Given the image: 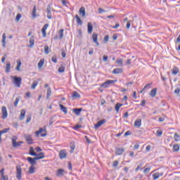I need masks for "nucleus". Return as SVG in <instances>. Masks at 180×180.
<instances>
[{
  "label": "nucleus",
  "mask_w": 180,
  "mask_h": 180,
  "mask_svg": "<svg viewBox=\"0 0 180 180\" xmlns=\"http://www.w3.org/2000/svg\"><path fill=\"white\" fill-rule=\"evenodd\" d=\"M36 137H39L41 136V137H46L47 136V130L46 129V127L44 128H39V131H37L35 132Z\"/></svg>",
  "instance_id": "obj_1"
},
{
  "label": "nucleus",
  "mask_w": 180,
  "mask_h": 180,
  "mask_svg": "<svg viewBox=\"0 0 180 180\" xmlns=\"http://www.w3.org/2000/svg\"><path fill=\"white\" fill-rule=\"evenodd\" d=\"M17 140H18V137L15 136H13L11 139L12 146L14 148L20 147L22 146V144H23V143H24L22 141L17 142Z\"/></svg>",
  "instance_id": "obj_2"
},
{
  "label": "nucleus",
  "mask_w": 180,
  "mask_h": 180,
  "mask_svg": "<svg viewBox=\"0 0 180 180\" xmlns=\"http://www.w3.org/2000/svg\"><path fill=\"white\" fill-rule=\"evenodd\" d=\"M11 78L13 79V84H15L18 88H20V85H22V77L11 76Z\"/></svg>",
  "instance_id": "obj_3"
},
{
  "label": "nucleus",
  "mask_w": 180,
  "mask_h": 180,
  "mask_svg": "<svg viewBox=\"0 0 180 180\" xmlns=\"http://www.w3.org/2000/svg\"><path fill=\"white\" fill-rule=\"evenodd\" d=\"M117 82V80H107L104 83H103L101 86V88H109L110 85L112 84H116Z\"/></svg>",
  "instance_id": "obj_4"
},
{
  "label": "nucleus",
  "mask_w": 180,
  "mask_h": 180,
  "mask_svg": "<svg viewBox=\"0 0 180 180\" xmlns=\"http://www.w3.org/2000/svg\"><path fill=\"white\" fill-rule=\"evenodd\" d=\"M16 178L18 180L22 179V167L20 166L16 167Z\"/></svg>",
  "instance_id": "obj_5"
},
{
  "label": "nucleus",
  "mask_w": 180,
  "mask_h": 180,
  "mask_svg": "<svg viewBox=\"0 0 180 180\" xmlns=\"http://www.w3.org/2000/svg\"><path fill=\"white\" fill-rule=\"evenodd\" d=\"M1 119L5 120L6 117H8V110L6 109V107H1Z\"/></svg>",
  "instance_id": "obj_6"
},
{
  "label": "nucleus",
  "mask_w": 180,
  "mask_h": 180,
  "mask_svg": "<svg viewBox=\"0 0 180 180\" xmlns=\"http://www.w3.org/2000/svg\"><path fill=\"white\" fill-rule=\"evenodd\" d=\"M49 28V24H45L42 29L41 30V32L42 33V36L44 38H46V37L47 36V32H46L47 30V29Z\"/></svg>",
  "instance_id": "obj_7"
},
{
  "label": "nucleus",
  "mask_w": 180,
  "mask_h": 180,
  "mask_svg": "<svg viewBox=\"0 0 180 180\" xmlns=\"http://www.w3.org/2000/svg\"><path fill=\"white\" fill-rule=\"evenodd\" d=\"M28 162L31 165V166H34L36 165L37 164V159H36V157L35 158H32V157H28L27 158Z\"/></svg>",
  "instance_id": "obj_8"
},
{
  "label": "nucleus",
  "mask_w": 180,
  "mask_h": 180,
  "mask_svg": "<svg viewBox=\"0 0 180 180\" xmlns=\"http://www.w3.org/2000/svg\"><path fill=\"white\" fill-rule=\"evenodd\" d=\"M91 38L93 43H95L96 46H99V42L98 41V34L96 32L93 33Z\"/></svg>",
  "instance_id": "obj_9"
},
{
  "label": "nucleus",
  "mask_w": 180,
  "mask_h": 180,
  "mask_svg": "<svg viewBox=\"0 0 180 180\" xmlns=\"http://www.w3.org/2000/svg\"><path fill=\"white\" fill-rule=\"evenodd\" d=\"M105 123H106V120H101L99 122H98L95 125H94V128L96 129H99V127H101V126H102L103 124H105Z\"/></svg>",
  "instance_id": "obj_10"
},
{
  "label": "nucleus",
  "mask_w": 180,
  "mask_h": 180,
  "mask_svg": "<svg viewBox=\"0 0 180 180\" xmlns=\"http://www.w3.org/2000/svg\"><path fill=\"white\" fill-rule=\"evenodd\" d=\"M32 16L33 18V19H36V18L40 16V15H39V13H37V7L36 6H34L32 11Z\"/></svg>",
  "instance_id": "obj_11"
},
{
  "label": "nucleus",
  "mask_w": 180,
  "mask_h": 180,
  "mask_svg": "<svg viewBox=\"0 0 180 180\" xmlns=\"http://www.w3.org/2000/svg\"><path fill=\"white\" fill-rule=\"evenodd\" d=\"M67 157V150H61L59 153V158L60 160H63V158H66Z\"/></svg>",
  "instance_id": "obj_12"
},
{
  "label": "nucleus",
  "mask_w": 180,
  "mask_h": 180,
  "mask_svg": "<svg viewBox=\"0 0 180 180\" xmlns=\"http://www.w3.org/2000/svg\"><path fill=\"white\" fill-rule=\"evenodd\" d=\"M25 116H26V110L25 109L21 110L19 115V120L20 121L23 120Z\"/></svg>",
  "instance_id": "obj_13"
},
{
  "label": "nucleus",
  "mask_w": 180,
  "mask_h": 180,
  "mask_svg": "<svg viewBox=\"0 0 180 180\" xmlns=\"http://www.w3.org/2000/svg\"><path fill=\"white\" fill-rule=\"evenodd\" d=\"M93 30H94V26L92 25V22H88L87 33H89V34H92Z\"/></svg>",
  "instance_id": "obj_14"
},
{
  "label": "nucleus",
  "mask_w": 180,
  "mask_h": 180,
  "mask_svg": "<svg viewBox=\"0 0 180 180\" xmlns=\"http://www.w3.org/2000/svg\"><path fill=\"white\" fill-rule=\"evenodd\" d=\"M0 174L1 175V179L3 180H9V177L6 175H5V169H1L0 170Z\"/></svg>",
  "instance_id": "obj_15"
},
{
  "label": "nucleus",
  "mask_w": 180,
  "mask_h": 180,
  "mask_svg": "<svg viewBox=\"0 0 180 180\" xmlns=\"http://www.w3.org/2000/svg\"><path fill=\"white\" fill-rule=\"evenodd\" d=\"M25 139L28 144H33V139H32V136L25 135Z\"/></svg>",
  "instance_id": "obj_16"
},
{
  "label": "nucleus",
  "mask_w": 180,
  "mask_h": 180,
  "mask_svg": "<svg viewBox=\"0 0 180 180\" xmlns=\"http://www.w3.org/2000/svg\"><path fill=\"white\" fill-rule=\"evenodd\" d=\"M123 69L120 68H115L112 70V74L117 75V74H122Z\"/></svg>",
  "instance_id": "obj_17"
},
{
  "label": "nucleus",
  "mask_w": 180,
  "mask_h": 180,
  "mask_svg": "<svg viewBox=\"0 0 180 180\" xmlns=\"http://www.w3.org/2000/svg\"><path fill=\"white\" fill-rule=\"evenodd\" d=\"M65 170L64 169H59L56 172V176H63Z\"/></svg>",
  "instance_id": "obj_18"
},
{
  "label": "nucleus",
  "mask_w": 180,
  "mask_h": 180,
  "mask_svg": "<svg viewBox=\"0 0 180 180\" xmlns=\"http://www.w3.org/2000/svg\"><path fill=\"white\" fill-rule=\"evenodd\" d=\"M124 153V149L123 148H116V155H122Z\"/></svg>",
  "instance_id": "obj_19"
},
{
  "label": "nucleus",
  "mask_w": 180,
  "mask_h": 180,
  "mask_svg": "<svg viewBox=\"0 0 180 180\" xmlns=\"http://www.w3.org/2000/svg\"><path fill=\"white\" fill-rule=\"evenodd\" d=\"M162 175H164L162 173H160V172H156L155 174H153V180H157L158 179V178H160V176H162Z\"/></svg>",
  "instance_id": "obj_20"
},
{
  "label": "nucleus",
  "mask_w": 180,
  "mask_h": 180,
  "mask_svg": "<svg viewBox=\"0 0 180 180\" xmlns=\"http://www.w3.org/2000/svg\"><path fill=\"white\" fill-rule=\"evenodd\" d=\"M79 13L82 16V18H85V15H86V13L85 12V7H81L79 10Z\"/></svg>",
  "instance_id": "obj_21"
},
{
  "label": "nucleus",
  "mask_w": 180,
  "mask_h": 180,
  "mask_svg": "<svg viewBox=\"0 0 180 180\" xmlns=\"http://www.w3.org/2000/svg\"><path fill=\"white\" fill-rule=\"evenodd\" d=\"M46 156L44 155V153H39V154H37V155H35V160H43V158H44Z\"/></svg>",
  "instance_id": "obj_22"
},
{
  "label": "nucleus",
  "mask_w": 180,
  "mask_h": 180,
  "mask_svg": "<svg viewBox=\"0 0 180 180\" xmlns=\"http://www.w3.org/2000/svg\"><path fill=\"white\" fill-rule=\"evenodd\" d=\"M1 44L3 47H5L6 46V33H4L2 34Z\"/></svg>",
  "instance_id": "obj_23"
},
{
  "label": "nucleus",
  "mask_w": 180,
  "mask_h": 180,
  "mask_svg": "<svg viewBox=\"0 0 180 180\" xmlns=\"http://www.w3.org/2000/svg\"><path fill=\"white\" fill-rule=\"evenodd\" d=\"M122 106H123V103H116L115 106V112H117V113H119V110H120V108H122Z\"/></svg>",
  "instance_id": "obj_24"
},
{
  "label": "nucleus",
  "mask_w": 180,
  "mask_h": 180,
  "mask_svg": "<svg viewBox=\"0 0 180 180\" xmlns=\"http://www.w3.org/2000/svg\"><path fill=\"white\" fill-rule=\"evenodd\" d=\"M73 113H75L77 116H79L81 115V112H82V108H75L72 110Z\"/></svg>",
  "instance_id": "obj_25"
},
{
  "label": "nucleus",
  "mask_w": 180,
  "mask_h": 180,
  "mask_svg": "<svg viewBox=\"0 0 180 180\" xmlns=\"http://www.w3.org/2000/svg\"><path fill=\"white\" fill-rule=\"evenodd\" d=\"M75 18L76 19L77 24L79 25V26H82V20H81L79 16L78 15H76Z\"/></svg>",
  "instance_id": "obj_26"
},
{
  "label": "nucleus",
  "mask_w": 180,
  "mask_h": 180,
  "mask_svg": "<svg viewBox=\"0 0 180 180\" xmlns=\"http://www.w3.org/2000/svg\"><path fill=\"white\" fill-rule=\"evenodd\" d=\"M155 95H157V88H154L150 92V96H151V98H155Z\"/></svg>",
  "instance_id": "obj_27"
},
{
  "label": "nucleus",
  "mask_w": 180,
  "mask_h": 180,
  "mask_svg": "<svg viewBox=\"0 0 180 180\" xmlns=\"http://www.w3.org/2000/svg\"><path fill=\"white\" fill-rule=\"evenodd\" d=\"M116 64L118 67H123V59L122 58H117L115 61Z\"/></svg>",
  "instance_id": "obj_28"
},
{
  "label": "nucleus",
  "mask_w": 180,
  "mask_h": 180,
  "mask_svg": "<svg viewBox=\"0 0 180 180\" xmlns=\"http://www.w3.org/2000/svg\"><path fill=\"white\" fill-rule=\"evenodd\" d=\"M135 127H141V119H137L134 122Z\"/></svg>",
  "instance_id": "obj_29"
},
{
  "label": "nucleus",
  "mask_w": 180,
  "mask_h": 180,
  "mask_svg": "<svg viewBox=\"0 0 180 180\" xmlns=\"http://www.w3.org/2000/svg\"><path fill=\"white\" fill-rule=\"evenodd\" d=\"M34 172H36V167L34 166H30L28 169L27 174H34Z\"/></svg>",
  "instance_id": "obj_30"
},
{
  "label": "nucleus",
  "mask_w": 180,
  "mask_h": 180,
  "mask_svg": "<svg viewBox=\"0 0 180 180\" xmlns=\"http://www.w3.org/2000/svg\"><path fill=\"white\" fill-rule=\"evenodd\" d=\"M178 72H179V69L178 68V67L174 66L173 68V69L172 70V74L173 75H176V74H178Z\"/></svg>",
  "instance_id": "obj_31"
},
{
  "label": "nucleus",
  "mask_w": 180,
  "mask_h": 180,
  "mask_svg": "<svg viewBox=\"0 0 180 180\" xmlns=\"http://www.w3.org/2000/svg\"><path fill=\"white\" fill-rule=\"evenodd\" d=\"M29 43H30V47H33V46H34V36L30 37Z\"/></svg>",
  "instance_id": "obj_32"
},
{
  "label": "nucleus",
  "mask_w": 180,
  "mask_h": 180,
  "mask_svg": "<svg viewBox=\"0 0 180 180\" xmlns=\"http://www.w3.org/2000/svg\"><path fill=\"white\" fill-rule=\"evenodd\" d=\"M59 106H60V110H62V112H63V113L67 115V113L68 112V110H67V108H65L62 104H59Z\"/></svg>",
  "instance_id": "obj_33"
},
{
  "label": "nucleus",
  "mask_w": 180,
  "mask_h": 180,
  "mask_svg": "<svg viewBox=\"0 0 180 180\" xmlns=\"http://www.w3.org/2000/svg\"><path fill=\"white\" fill-rule=\"evenodd\" d=\"M72 98H73V99H77V98H81V95H79L78 92L74 91L72 93Z\"/></svg>",
  "instance_id": "obj_34"
},
{
  "label": "nucleus",
  "mask_w": 180,
  "mask_h": 180,
  "mask_svg": "<svg viewBox=\"0 0 180 180\" xmlns=\"http://www.w3.org/2000/svg\"><path fill=\"white\" fill-rule=\"evenodd\" d=\"M30 155H32V157H36V155H37V153L34 152L33 147L30 148Z\"/></svg>",
  "instance_id": "obj_35"
},
{
  "label": "nucleus",
  "mask_w": 180,
  "mask_h": 180,
  "mask_svg": "<svg viewBox=\"0 0 180 180\" xmlns=\"http://www.w3.org/2000/svg\"><path fill=\"white\" fill-rule=\"evenodd\" d=\"M21 66H22V62L20 61V60H17V66L15 68V70H17V71H20Z\"/></svg>",
  "instance_id": "obj_36"
},
{
  "label": "nucleus",
  "mask_w": 180,
  "mask_h": 180,
  "mask_svg": "<svg viewBox=\"0 0 180 180\" xmlns=\"http://www.w3.org/2000/svg\"><path fill=\"white\" fill-rule=\"evenodd\" d=\"M46 11L48 19H51V8L50 7H47Z\"/></svg>",
  "instance_id": "obj_37"
},
{
  "label": "nucleus",
  "mask_w": 180,
  "mask_h": 180,
  "mask_svg": "<svg viewBox=\"0 0 180 180\" xmlns=\"http://www.w3.org/2000/svg\"><path fill=\"white\" fill-rule=\"evenodd\" d=\"M11 130V128H6L3 130L0 131V136H2V134H5V133H8Z\"/></svg>",
  "instance_id": "obj_38"
},
{
  "label": "nucleus",
  "mask_w": 180,
  "mask_h": 180,
  "mask_svg": "<svg viewBox=\"0 0 180 180\" xmlns=\"http://www.w3.org/2000/svg\"><path fill=\"white\" fill-rule=\"evenodd\" d=\"M173 151L174 153H178V151H179V145L174 144L173 146Z\"/></svg>",
  "instance_id": "obj_39"
},
{
  "label": "nucleus",
  "mask_w": 180,
  "mask_h": 180,
  "mask_svg": "<svg viewBox=\"0 0 180 180\" xmlns=\"http://www.w3.org/2000/svg\"><path fill=\"white\" fill-rule=\"evenodd\" d=\"M43 65H44V60L42 58L38 63V68H42Z\"/></svg>",
  "instance_id": "obj_40"
},
{
  "label": "nucleus",
  "mask_w": 180,
  "mask_h": 180,
  "mask_svg": "<svg viewBox=\"0 0 180 180\" xmlns=\"http://www.w3.org/2000/svg\"><path fill=\"white\" fill-rule=\"evenodd\" d=\"M58 34H59L58 39L61 40V39L64 37V30H60L58 32Z\"/></svg>",
  "instance_id": "obj_41"
},
{
  "label": "nucleus",
  "mask_w": 180,
  "mask_h": 180,
  "mask_svg": "<svg viewBox=\"0 0 180 180\" xmlns=\"http://www.w3.org/2000/svg\"><path fill=\"white\" fill-rule=\"evenodd\" d=\"M37 85H39V82L34 81L31 86L32 89H36V86H37Z\"/></svg>",
  "instance_id": "obj_42"
},
{
  "label": "nucleus",
  "mask_w": 180,
  "mask_h": 180,
  "mask_svg": "<svg viewBox=\"0 0 180 180\" xmlns=\"http://www.w3.org/2000/svg\"><path fill=\"white\" fill-rule=\"evenodd\" d=\"M174 141H180V135L178 134L177 133L174 134Z\"/></svg>",
  "instance_id": "obj_43"
},
{
  "label": "nucleus",
  "mask_w": 180,
  "mask_h": 180,
  "mask_svg": "<svg viewBox=\"0 0 180 180\" xmlns=\"http://www.w3.org/2000/svg\"><path fill=\"white\" fill-rule=\"evenodd\" d=\"M11 71V63H8L6 65V72H9Z\"/></svg>",
  "instance_id": "obj_44"
},
{
  "label": "nucleus",
  "mask_w": 180,
  "mask_h": 180,
  "mask_svg": "<svg viewBox=\"0 0 180 180\" xmlns=\"http://www.w3.org/2000/svg\"><path fill=\"white\" fill-rule=\"evenodd\" d=\"M58 71V72H60V73L65 72V67H64V66L59 67Z\"/></svg>",
  "instance_id": "obj_45"
},
{
  "label": "nucleus",
  "mask_w": 180,
  "mask_h": 180,
  "mask_svg": "<svg viewBox=\"0 0 180 180\" xmlns=\"http://www.w3.org/2000/svg\"><path fill=\"white\" fill-rule=\"evenodd\" d=\"M31 120H32V115H28L27 116V119H26L25 123L27 124V123H30Z\"/></svg>",
  "instance_id": "obj_46"
},
{
  "label": "nucleus",
  "mask_w": 180,
  "mask_h": 180,
  "mask_svg": "<svg viewBox=\"0 0 180 180\" xmlns=\"http://www.w3.org/2000/svg\"><path fill=\"white\" fill-rule=\"evenodd\" d=\"M50 96H51V88H48V89H47V95H46L47 99H49L50 98Z\"/></svg>",
  "instance_id": "obj_47"
},
{
  "label": "nucleus",
  "mask_w": 180,
  "mask_h": 180,
  "mask_svg": "<svg viewBox=\"0 0 180 180\" xmlns=\"http://www.w3.org/2000/svg\"><path fill=\"white\" fill-rule=\"evenodd\" d=\"M22 18V15L20 13H18L15 17V21L19 22Z\"/></svg>",
  "instance_id": "obj_48"
},
{
  "label": "nucleus",
  "mask_w": 180,
  "mask_h": 180,
  "mask_svg": "<svg viewBox=\"0 0 180 180\" xmlns=\"http://www.w3.org/2000/svg\"><path fill=\"white\" fill-rule=\"evenodd\" d=\"M20 101V98L18 97L15 98V101H14V106L16 108L18 106V103H19V101Z\"/></svg>",
  "instance_id": "obj_49"
},
{
  "label": "nucleus",
  "mask_w": 180,
  "mask_h": 180,
  "mask_svg": "<svg viewBox=\"0 0 180 180\" xmlns=\"http://www.w3.org/2000/svg\"><path fill=\"white\" fill-rule=\"evenodd\" d=\"M143 167V163H141L135 169L136 172H139L140 169Z\"/></svg>",
  "instance_id": "obj_50"
},
{
  "label": "nucleus",
  "mask_w": 180,
  "mask_h": 180,
  "mask_svg": "<svg viewBox=\"0 0 180 180\" xmlns=\"http://www.w3.org/2000/svg\"><path fill=\"white\" fill-rule=\"evenodd\" d=\"M49 46L45 45V46H44V51H45V53H46V54H49V53H50V51H49Z\"/></svg>",
  "instance_id": "obj_51"
},
{
  "label": "nucleus",
  "mask_w": 180,
  "mask_h": 180,
  "mask_svg": "<svg viewBox=\"0 0 180 180\" xmlns=\"http://www.w3.org/2000/svg\"><path fill=\"white\" fill-rule=\"evenodd\" d=\"M81 127H82V125L81 124H77L75 127H73V129L74 130H78L79 129H81Z\"/></svg>",
  "instance_id": "obj_52"
},
{
  "label": "nucleus",
  "mask_w": 180,
  "mask_h": 180,
  "mask_svg": "<svg viewBox=\"0 0 180 180\" xmlns=\"http://www.w3.org/2000/svg\"><path fill=\"white\" fill-rule=\"evenodd\" d=\"M156 134L158 136V137H160V136H162V131L161 130H158L156 131Z\"/></svg>",
  "instance_id": "obj_53"
},
{
  "label": "nucleus",
  "mask_w": 180,
  "mask_h": 180,
  "mask_svg": "<svg viewBox=\"0 0 180 180\" xmlns=\"http://www.w3.org/2000/svg\"><path fill=\"white\" fill-rule=\"evenodd\" d=\"M117 165H119V162L114 161L112 163V167H114V168H116V167H117Z\"/></svg>",
  "instance_id": "obj_54"
},
{
  "label": "nucleus",
  "mask_w": 180,
  "mask_h": 180,
  "mask_svg": "<svg viewBox=\"0 0 180 180\" xmlns=\"http://www.w3.org/2000/svg\"><path fill=\"white\" fill-rule=\"evenodd\" d=\"M151 170V168L147 167L143 170L144 174H148V172Z\"/></svg>",
  "instance_id": "obj_55"
},
{
  "label": "nucleus",
  "mask_w": 180,
  "mask_h": 180,
  "mask_svg": "<svg viewBox=\"0 0 180 180\" xmlns=\"http://www.w3.org/2000/svg\"><path fill=\"white\" fill-rule=\"evenodd\" d=\"M139 148H140V145L139 143H136L134 146V150H139Z\"/></svg>",
  "instance_id": "obj_56"
},
{
  "label": "nucleus",
  "mask_w": 180,
  "mask_h": 180,
  "mask_svg": "<svg viewBox=\"0 0 180 180\" xmlns=\"http://www.w3.org/2000/svg\"><path fill=\"white\" fill-rule=\"evenodd\" d=\"M61 3L63 6H67V4H68V2H67V0H61Z\"/></svg>",
  "instance_id": "obj_57"
},
{
  "label": "nucleus",
  "mask_w": 180,
  "mask_h": 180,
  "mask_svg": "<svg viewBox=\"0 0 180 180\" xmlns=\"http://www.w3.org/2000/svg\"><path fill=\"white\" fill-rule=\"evenodd\" d=\"M6 57H8V56H6V54H5L2 58H1V63H5V60H6Z\"/></svg>",
  "instance_id": "obj_58"
},
{
  "label": "nucleus",
  "mask_w": 180,
  "mask_h": 180,
  "mask_svg": "<svg viewBox=\"0 0 180 180\" xmlns=\"http://www.w3.org/2000/svg\"><path fill=\"white\" fill-rule=\"evenodd\" d=\"M61 54H62V57L63 58H65V57L67 56V53H65V51L63 50L62 52H61Z\"/></svg>",
  "instance_id": "obj_59"
},
{
  "label": "nucleus",
  "mask_w": 180,
  "mask_h": 180,
  "mask_svg": "<svg viewBox=\"0 0 180 180\" xmlns=\"http://www.w3.org/2000/svg\"><path fill=\"white\" fill-rule=\"evenodd\" d=\"M104 41H105V43H108V41H109V35H106L104 37Z\"/></svg>",
  "instance_id": "obj_60"
},
{
  "label": "nucleus",
  "mask_w": 180,
  "mask_h": 180,
  "mask_svg": "<svg viewBox=\"0 0 180 180\" xmlns=\"http://www.w3.org/2000/svg\"><path fill=\"white\" fill-rule=\"evenodd\" d=\"M131 25V21H128L127 22V29H130Z\"/></svg>",
  "instance_id": "obj_61"
},
{
  "label": "nucleus",
  "mask_w": 180,
  "mask_h": 180,
  "mask_svg": "<svg viewBox=\"0 0 180 180\" xmlns=\"http://www.w3.org/2000/svg\"><path fill=\"white\" fill-rule=\"evenodd\" d=\"M106 12L104 9H103L102 8H98V13H103Z\"/></svg>",
  "instance_id": "obj_62"
},
{
  "label": "nucleus",
  "mask_w": 180,
  "mask_h": 180,
  "mask_svg": "<svg viewBox=\"0 0 180 180\" xmlns=\"http://www.w3.org/2000/svg\"><path fill=\"white\" fill-rule=\"evenodd\" d=\"M140 106H146V100L141 101Z\"/></svg>",
  "instance_id": "obj_63"
},
{
  "label": "nucleus",
  "mask_w": 180,
  "mask_h": 180,
  "mask_svg": "<svg viewBox=\"0 0 180 180\" xmlns=\"http://www.w3.org/2000/svg\"><path fill=\"white\" fill-rule=\"evenodd\" d=\"M53 63H57V57L53 56L51 58Z\"/></svg>",
  "instance_id": "obj_64"
}]
</instances>
